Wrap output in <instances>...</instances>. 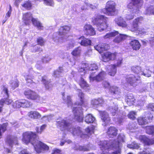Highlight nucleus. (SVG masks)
<instances>
[{"mask_svg":"<svg viewBox=\"0 0 154 154\" xmlns=\"http://www.w3.org/2000/svg\"><path fill=\"white\" fill-rule=\"evenodd\" d=\"M44 124L39 128L36 127L35 128L36 133L32 131H26L22 134V141L27 145L29 143L33 146L35 150L38 153H41L42 151H47L49 149V146L42 142L38 140L39 137L37 134H41L46 127Z\"/></svg>","mask_w":154,"mask_h":154,"instance_id":"nucleus-1","label":"nucleus"},{"mask_svg":"<svg viewBox=\"0 0 154 154\" xmlns=\"http://www.w3.org/2000/svg\"><path fill=\"white\" fill-rule=\"evenodd\" d=\"M121 140H123L121 137H118L116 139L103 140L100 141L98 145L102 150H116V151L109 154H120L121 149L120 148V143Z\"/></svg>","mask_w":154,"mask_h":154,"instance_id":"nucleus-2","label":"nucleus"},{"mask_svg":"<svg viewBox=\"0 0 154 154\" xmlns=\"http://www.w3.org/2000/svg\"><path fill=\"white\" fill-rule=\"evenodd\" d=\"M108 17L103 15L97 14L92 18V21L96 25L98 30L101 31L106 29L108 27Z\"/></svg>","mask_w":154,"mask_h":154,"instance_id":"nucleus-3","label":"nucleus"},{"mask_svg":"<svg viewBox=\"0 0 154 154\" xmlns=\"http://www.w3.org/2000/svg\"><path fill=\"white\" fill-rule=\"evenodd\" d=\"M144 21V18L140 16L135 18L132 21L130 26V30L132 32H136L139 34H143L145 32L143 28H139V24L142 23Z\"/></svg>","mask_w":154,"mask_h":154,"instance_id":"nucleus-4","label":"nucleus"},{"mask_svg":"<svg viewBox=\"0 0 154 154\" xmlns=\"http://www.w3.org/2000/svg\"><path fill=\"white\" fill-rule=\"evenodd\" d=\"M144 116H140L137 119L139 125H145L150 123L152 120L153 116L149 112H145Z\"/></svg>","mask_w":154,"mask_h":154,"instance_id":"nucleus-5","label":"nucleus"},{"mask_svg":"<svg viewBox=\"0 0 154 154\" xmlns=\"http://www.w3.org/2000/svg\"><path fill=\"white\" fill-rule=\"evenodd\" d=\"M140 75H136L131 74L126 78V83L128 85L136 86L138 85V82L140 81Z\"/></svg>","mask_w":154,"mask_h":154,"instance_id":"nucleus-6","label":"nucleus"},{"mask_svg":"<svg viewBox=\"0 0 154 154\" xmlns=\"http://www.w3.org/2000/svg\"><path fill=\"white\" fill-rule=\"evenodd\" d=\"M32 103L31 102L25 99H20L16 101L14 106L15 108H29L31 106Z\"/></svg>","mask_w":154,"mask_h":154,"instance_id":"nucleus-7","label":"nucleus"},{"mask_svg":"<svg viewBox=\"0 0 154 154\" xmlns=\"http://www.w3.org/2000/svg\"><path fill=\"white\" fill-rule=\"evenodd\" d=\"M23 94L27 98L32 100H38L40 98L36 92L29 89L25 90Z\"/></svg>","mask_w":154,"mask_h":154,"instance_id":"nucleus-8","label":"nucleus"},{"mask_svg":"<svg viewBox=\"0 0 154 154\" xmlns=\"http://www.w3.org/2000/svg\"><path fill=\"white\" fill-rule=\"evenodd\" d=\"M96 72L95 71L91 73L89 76L90 81H93L95 80L97 82H98L103 80L106 75V72L104 71H101L95 76L93 77Z\"/></svg>","mask_w":154,"mask_h":154,"instance_id":"nucleus-9","label":"nucleus"},{"mask_svg":"<svg viewBox=\"0 0 154 154\" xmlns=\"http://www.w3.org/2000/svg\"><path fill=\"white\" fill-rule=\"evenodd\" d=\"M72 112L74 118L78 122H82L83 120V113L81 109L77 107L73 108Z\"/></svg>","mask_w":154,"mask_h":154,"instance_id":"nucleus-10","label":"nucleus"},{"mask_svg":"<svg viewBox=\"0 0 154 154\" xmlns=\"http://www.w3.org/2000/svg\"><path fill=\"white\" fill-rule=\"evenodd\" d=\"M117 54L116 52L106 51L101 55L102 60L105 62H108L110 60H114L116 58Z\"/></svg>","mask_w":154,"mask_h":154,"instance_id":"nucleus-11","label":"nucleus"},{"mask_svg":"<svg viewBox=\"0 0 154 154\" xmlns=\"http://www.w3.org/2000/svg\"><path fill=\"white\" fill-rule=\"evenodd\" d=\"M117 11L116 8L105 7L100 10L101 14H104L108 16H112L115 15Z\"/></svg>","mask_w":154,"mask_h":154,"instance_id":"nucleus-12","label":"nucleus"},{"mask_svg":"<svg viewBox=\"0 0 154 154\" xmlns=\"http://www.w3.org/2000/svg\"><path fill=\"white\" fill-rule=\"evenodd\" d=\"M83 31L85 35L87 36H93L96 34L94 29L90 24L85 25L84 26Z\"/></svg>","mask_w":154,"mask_h":154,"instance_id":"nucleus-13","label":"nucleus"},{"mask_svg":"<svg viewBox=\"0 0 154 154\" xmlns=\"http://www.w3.org/2000/svg\"><path fill=\"white\" fill-rule=\"evenodd\" d=\"M100 114L101 119L103 122V125L106 126L111 121L110 117L109 116L108 114L105 111L101 112Z\"/></svg>","mask_w":154,"mask_h":154,"instance_id":"nucleus-14","label":"nucleus"},{"mask_svg":"<svg viewBox=\"0 0 154 154\" xmlns=\"http://www.w3.org/2000/svg\"><path fill=\"white\" fill-rule=\"evenodd\" d=\"M118 130L114 126H110L107 130V135L110 138H113L117 136L118 134Z\"/></svg>","mask_w":154,"mask_h":154,"instance_id":"nucleus-15","label":"nucleus"},{"mask_svg":"<svg viewBox=\"0 0 154 154\" xmlns=\"http://www.w3.org/2000/svg\"><path fill=\"white\" fill-rule=\"evenodd\" d=\"M57 126L59 128L60 130L62 131L68 130L70 125V123L66 120L64 119L57 122Z\"/></svg>","mask_w":154,"mask_h":154,"instance_id":"nucleus-16","label":"nucleus"},{"mask_svg":"<svg viewBox=\"0 0 154 154\" xmlns=\"http://www.w3.org/2000/svg\"><path fill=\"white\" fill-rule=\"evenodd\" d=\"M129 45L133 50L135 51L139 50L141 47L140 43L136 39L131 40L129 43Z\"/></svg>","mask_w":154,"mask_h":154,"instance_id":"nucleus-17","label":"nucleus"},{"mask_svg":"<svg viewBox=\"0 0 154 154\" xmlns=\"http://www.w3.org/2000/svg\"><path fill=\"white\" fill-rule=\"evenodd\" d=\"M139 140L143 142L145 145L149 146L154 143V140L150 139L144 135H140L138 137Z\"/></svg>","mask_w":154,"mask_h":154,"instance_id":"nucleus-18","label":"nucleus"},{"mask_svg":"<svg viewBox=\"0 0 154 154\" xmlns=\"http://www.w3.org/2000/svg\"><path fill=\"white\" fill-rule=\"evenodd\" d=\"M78 96L79 98L80 101L79 102H75L74 103L75 105L86 107L88 103L85 100L84 93L82 92H79L78 94Z\"/></svg>","mask_w":154,"mask_h":154,"instance_id":"nucleus-19","label":"nucleus"},{"mask_svg":"<svg viewBox=\"0 0 154 154\" xmlns=\"http://www.w3.org/2000/svg\"><path fill=\"white\" fill-rule=\"evenodd\" d=\"M108 45L106 43H100L94 46L95 49L100 54L109 49Z\"/></svg>","mask_w":154,"mask_h":154,"instance_id":"nucleus-20","label":"nucleus"},{"mask_svg":"<svg viewBox=\"0 0 154 154\" xmlns=\"http://www.w3.org/2000/svg\"><path fill=\"white\" fill-rule=\"evenodd\" d=\"M71 27L68 25L60 26L58 29V34L61 35L64 34H67L70 30Z\"/></svg>","mask_w":154,"mask_h":154,"instance_id":"nucleus-21","label":"nucleus"},{"mask_svg":"<svg viewBox=\"0 0 154 154\" xmlns=\"http://www.w3.org/2000/svg\"><path fill=\"white\" fill-rule=\"evenodd\" d=\"M32 17V14L30 13L26 12L23 14V20L24 24L29 25L30 23V19Z\"/></svg>","mask_w":154,"mask_h":154,"instance_id":"nucleus-22","label":"nucleus"},{"mask_svg":"<svg viewBox=\"0 0 154 154\" xmlns=\"http://www.w3.org/2000/svg\"><path fill=\"white\" fill-rule=\"evenodd\" d=\"M78 39L81 40L80 42L81 45L87 46L91 45V40L88 38H86L84 36L80 37L78 38Z\"/></svg>","mask_w":154,"mask_h":154,"instance_id":"nucleus-23","label":"nucleus"},{"mask_svg":"<svg viewBox=\"0 0 154 154\" xmlns=\"http://www.w3.org/2000/svg\"><path fill=\"white\" fill-rule=\"evenodd\" d=\"M28 116L31 119H38L41 117V114L36 111H30L28 113Z\"/></svg>","mask_w":154,"mask_h":154,"instance_id":"nucleus-24","label":"nucleus"},{"mask_svg":"<svg viewBox=\"0 0 154 154\" xmlns=\"http://www.w3.org/2000/svg\"><path fill=\"white\" fill-rule=\"evenodd\" d=\"M31 21L33 25L36 27L38 29L42 30L44 27L42 23L37 19L35 18L32 17L31 18Z\"/></svg>","mask_w":154,"mask_h":154,"instance_id":"nucleus-25","label":"nucleus"},{"mask_svg":"<svg viewBox=\"0 0 154 154\" xmlns=\"http://www.w3.org/2000/svg\"><path fill=\"white\" fill-rule=\"evenodd\" d=\"M31 21L33 25L36 27L38 29L42 30L44 27L42 23L37 19L35 18L32 17L31 18Z\"/></svg>","mask_w":154,"mask_h":154,"instance_id":"nucleus-26","label":"nucleus"},{"mask_svg":"<svg viewBox=\"0 0 154 154\" xmlns=\"http://www.w3.org/2000/svg\"><path fill=\"white\" fill-rule=\"evenodd\" d=\"M72 133L73 135H79L81 137H83L84 136L86 135L83 134L81 128L79 127H77L72 128Z\"/></svg>","mask_w":154,"mask_h":154,"instance_id":"nucleus-27","label":"nucleus"},{"mask_svg":"<svg viewBox=\"0 0 154 154\" xmlns=\"http://www.w3.org/2000/svg\"><path fill=\"white\" fill-rule=\"evenodd\" d=\"M79 85L81 88L84 89H89V85L82 77H80Z\"/></svg>","mask_w":154,"mask_h":154,"instance_id":"nucleus-28","label":"nucleus"},{"mask_svg":"<svg viewBox=\"0 0 154 154\" xmlns=\"http://www.w3.org/2000/svg\"><path fill=\"white\" fill-rule=\"evenodd\" d=\"M127 37L126 35L120 34L113 39V41L116 43H120L125 40Z\"/></svg>","mask_w":154,"mask_h":154,"instance_id":"nucleus-29","label":"nucleus"},{"mask_svg":"<svg viewBox=\"0 0 154 154\" xmlns=\"http://www.w3.org/2000/svg\"><path fill=\"white\" fill-rule=\"evenodd\" d=\"M125 101L128 105L130 106L134 104L135 99L132 95H129L127 96Z\"/></svg>","mask_w":154,"mask_h":154,"instance_id":"nucleus-30","label":"nucleus"},{"mask_svg":"<svg viewBox=\"0 0 154 154\" xmlns=\"http://www.w3.org/2000/svg\"><path fill=\"white\" fill-rule=\"evenodd\" d=\"M8 125L7 122L0 124V139L2 138L3 133L7 130Z\"/></svg>","mask_w":154,"mask_h":154,"instance_id":"nucleus-31","label":"nucleus"},{"mask_svg":"<svg viewBox=\"0 0 154 154\" xmlns=\"http://www.w3.org/2000/svg\"><path fill=\"white\" fill-rule=\"evenodd\" d=\"M12 102V100L9 98V96H6V98L1 99V105L3 106L4 104L9 105L11 104Z\"/></svg>","mask_w":154,"mask_h":154,"instance_id":"nucleus-32","label":"nucleus"},{"mask_svg":"<svg viewBox=\"0 0 154 154\" xmlns=\"http://www.w3.org/2000/svg\"><path fill=\"white\" fill-rule=\"evenodd\" d=\"M81 47L80 46H78L74 49L71 52V54L74 56L79 57L81 55Z\"/></svg>","mask_w":154,"mask_h":154,"instance_id":"nucleus-33","label":"nucleus"},{"mask_svg":"<svg viewBox=\"0 0 154 154\" xmlns=\"http://www.w3.org/2000/svg\"><path fill=\"white\" fill-rule=\"evenodd\" d=\"M116 22L117 24L120 26L122 27H127V24L126 22L121 17L117 18Z\"/></svg>","mask_w":154,"mask_h":154,"instance_id":"nucleus-34","label":"nucleus"},{"mask_svg":"<svg viewBox=\"0 0 154 154\" xmlns=\"http://www.w3.org/2000/svg\"><path fill=\"white\" fill-rule=\"evenodd\" d=\"M145 14L146 15H154V5H150L147 7L145 9Z\"/></svg>","mask_w":154,"mask_h":154,"instance_id":"nucleus-35","label":"nucleus"},{"mask_svg":"<svg viewBox=\"0 0 154 154\" xmlns=\"http://www.w3.org/2000/svg\"><path fill=\"white\" fill-rule=\"evenodd\" d=\"M131 2L135 5L137 9L140 8L143 4V0H131Z\"/></svg>","mask_w":154,"mask_h":154,"instance_id":"nucleus-36","label":"nucleus"},{"mask_svg":"<svg viewBox=\"0 0 154 154\" xmlns=\"http://www.w3.org/2000/svg\"><path fill=\"white\" fill-rule=\"evenodd\" d=\"M75 150L82 151H88L90 150L89 147H86L85 146H82L79 145H76L74 147Z\"/></svg>","mask_w":154,"mask_h":154,"instance_id":"nucleus-37","label":"nucleus"},{"mask_svg":"<svg viewBox=\"0 0 154 154\" xmlns=\"http://www.w3.org/2000/svg\"><path fill=\"white\" fill-rule=\"evenodd\" d=\"M145 129L146 132L148 134L153 135L154 134V125L146 126Z\"/></svg>","mask_w":154,"mask_h":154,"instance_id":"nucleus-38","label":"nucleus"},{"mask_svg":"<svg viewBox=\"0 0 154 154\" xmlns=\"http://www.w3.org/2000/svg\"><path fill=\"white\" fill-rule=\"evenodd\" d=\"M94 120V117L91 114H87L85 117V121L88 124L92 123Z\"/></svg>","mask_w":154,"mask_h":154,"instance_id":"nucleus-39","label":"nucleus"},{"mask_svg":"<svg viewBox=\"0 0 154 154\" xmlns=\"http://www.w3.org/2000/svg\"><path fill=\"white\" fill-rule=\"evenodd\" d=\"M119 33L118 31H114L106 33V35L103 36V37L104 39L110 38L112 37H114L118 35Z\"/></svg>","mask_w":154,"mask_h":154,"instance_id":"nucleus-40","label":"nucleus"},{"mask_svg":"<svg viewBox=\"0 0 154 154\" xmlns=\"http://www.w3.org/2000/svg\"><path fill=\"white\" fill-rule=\"evenodd\" d=\"M23 7L27 10H30L31 9L32 7V3L29 0L25 2L22 5Z\"/></svg>","mask_w":154,"mask_h":154,"instance_id":"nucleus-41","label":"nucleus"},{"mask_svg":"<svg viewBox=\"0 0 154 154\" xmlns=\"http://www.w3.org/2000/svg\"><path fill=\"white\" fill-rule=\"evenodd\" d=\"M45 77V76H42V77L41 81L44 85L46 89L48 90L50 88V82L46 80Z\"/></svg>","mask_w":154,"mask_h":154,"instance_id":"nucleus-42","label":"nucleus"},{"mask_svg":"<svg viewBox=\"0 0 154 154\" xmlns=\"http://www.w3.org/2000/svg\"><path fill=\"white\" fill-rule=\"evenodd\" d=\"M131 69L132 71L137 74V75H140L142 71L141 67L138 66H132Z\"/></svg>","mask_w":154,"mask_h":154,"instance_id":"nucleus-43","label":"nucleus"},{"mask_svg":"<svg viewBox=\"0 0 154 154\" xmlns=\"http://www.w3.org/2000/svg\"><path fill=\"white\" fill-rule=\"evenodd\" d=\"M111 68L110 71L108 72L109 75L111 76H114L116 74L117 72L116 68L115 65H111Z\"/></svg>","mask_w":154,"mask_h":154,"instance_id":"nucleus-44","label":"nucleus"},{"mask_svg":"<svg viewBox=\"0 0 154 154\" xmlns=\"http://www.w3.org/2000/svg\"><path fill=\"white\" fill-rule=\"evenodd\" d=\"M137 112L134 111H131L129 112L127 115L128 117L131 120H134L135 119Z\"/></svg>","mask_w":154,"mask_h":154,"instance_id":"nucleus-45","label":"nucleus"},{"mask_svg":"<svg viewBox=\"0 0 154 154\" xmlns=\"http://www.w3.org/2000/svg\"><path fill=\"white\" fill-rule=\"evenodd\" d=\"M116 4L113 0H109L106 3V7L116 8Z\"/></svg>","mask_w":154,"mask_h":154,"instance_id":"nucleus-46","label":"nucleus"},{"mask_svg":"<svg viewBox=\"0 0 154 154\" xmlns=\"http://www.w3.org/2000/svg\"><path fill=\"white\" fill-rule=\"evenodd\" d=\"M45 41L41 37H39L37 38L36 42L37 44L41 46H43L45 45Z\"/></svg>","mask_w":154,"mask_h":154,"instance_id":"nucleus-47","label":"nucleus"},{"mask_svg":"<svg viewBox=\"0 0 154 154\" xmlns=\"http://www.w3.org/2000/svg\"><path fill=\"white\" fill-rule=\"evenodd\" d=\"M36 1H41V0H35ZM44 4L47 6H53L54 4L53 0H43Z\"/></svg>","mask_w":154,"mask_h":154,"instance_id":"nucleus-48","label":"nucleus"},{"mask_svg":"<svg viewBox=\"0 0 154 154\" xmlns=\"http://www.w3.org/2000/svg\"><path fill=\"white\" fill-rule=\"evenodd\" d=\"M111 115L112 116H114L118 113V109L117 107H114L110 109Z\"/></svg>","mask_w":154,"mask_h":154,"instance_id":"nucleus-49","label":"nucleus"},{"mask_svg":"<svg viewBox=\"0 0 154 154\" xmlns=\"http://www.w3.org/2000/svg\"><path fill=\"white\" fill-rule=\"evenodd\" d=\"M98 67L97 65L95 63H93L91 64L89 67V70L91 71L96 70L97 72L98 69Z\"/></svg>","mask_w":154,"mask_h":154,"instance_id":"nucleus-50","label":"nucleus"},{"mask_svg":"<svg viewBox=\"0 0 154 154\" xmlns=\"http://www.w3.org/2000/svg\"><path fill=\"white\" fill-rule=\"evenodd\" d=\"M139 147V145L137 144L134 143H132L129 145V147L131 149H138Z\"/></svg>","mask_w":154,"mask_h":154,"instance_id":"nucleus-51","label":"nucleus"},{"mask_svg":"<svg viewBox=\"0 0 154 154\" xmlns=\"http://www.w3.org/2000/svg\"><path fill=\"white\" fill-rule=\"evenodd\" d=\"M122 61L123 59L122 58L119 59L117 60L116 64H114L112 65H115L116 68H117V67H120L122 63Z\"/></svg>","mask_w":154,"mask_h":154,"instance_id":"nucleus-52","label":"nucleus"},{"mask_svg":"<svg viewBox=\"0 0 154 154\" xmlns=\"http://www.w3.org/2000/svg\"><path fill=\"white\" fill-rule=\"evenodd\" d=\"M134 17V15L132 14H127L125 16V19L127 20H130L133 19Z\"/></svg>","mask_w":154,"mask_h":154,"instance_id":"nucleus-53","label":"nucleus"},{"mask_svg":"<svg viewBox=\"0 0 154 154\" xmlns=\"http://www.w3.org/2000/svg\"><path fill=\"white\" fill-rule=\"evenodd\" d=\"M11 84V88L13 89L18 87L19 85V82L17 81L13 82Z\"/></svg>","mask_w":154,"mask_h":154,"instance_id":"nucleus-54","label":"nucleus"},{"mask_svg":"<svg viewBox=\"0 0 154 154\" xmlns=\"http://www.w3.org/2000/svg\"><path fill=\"white\" fill-rule=\"evenodd\" d=\"M67 104L68 106L72 104V102L70 96H67Z\"/></svg>","mask_w":154,"mask_h":154,"instance_id":"nucleus-55","label":"nucleus"},{"mask_svg":"<svg viewBox=\"0 0 154 154\" xmlns=\"http://www.w3.org/2000/svg\"><path fill=\"white\" fill-rule=\"evenodd\" d=\"M91 128H90L89 127H88L87 128H86L85 129V132L87 134H85L86 135L85 136H84L83 137H85L87 135H88V134H91Z\"/></svg>","mask_w":154,"mask_h":154,"instance_id":"nucleus-56","label":"nucleus"},{"mask_svg":"<svg viewBox=\"0 0 154 154\" xmlns=\"http://www.w3.org/2000/svg\"><path fill=\"white\" fill-rule=\"evenodd\" d=\"M135 7V5H134V3L132 2H130L127 5V8L130 9H134Z\"/></svg>","mask_w":154,"mask_h":154,"instance_id":"nucleus-57","label":"nucleus"},{"mask_svg":"<svg viewBox=\"0 0 154 154\" xmlns=\"http://www.w3.org/2000/svg\"><path fill=\"white\" fill-rule=\"evenodd\" d=\"M147 108L149 110L154 111V104H149L147 106Z\"/></svg>","mask_w":154,"mask_h":154,"instance_id":"nucleus-58","label":"nucleus"},{"mask_svg":"<svg viewBox=\"0 0 154 154\" xmlns=\"http://www.w3.org/2000/svg\"><path fill=\"white\" fill-rule=\"evenodd\" d=\"M103 85L105 88H108L110 87V84L106 81H104L103 83Z\"/></svg>","mask_w":154,"mask_h":154,"instance_id":"nucleus-59","label":"nucleus"},{"mask_svg":"<svg viewBox=\"0 0 154 154\" xmlns=\"http://www.w3.org/2000/svg\"><path fill=\"white\" fill-rule=\"evenodd\" d=\"M3 91L5 93L6 96H9V95L7 88L5 86H3Z\"/></svg>","mask_w":154,"mask_h":154,"instance_id":"nucleus-60","label":"nucleus"},{"mask_svg":"<svg viewBox=\"0 0 154 154\" xmlns=\"http://www.w3.org/2000/svg\"><path fill=\"white\" fill-rule=\"evenodd\" d=\"M150 73V72L149 71H148V72L147 73H144L142 71H141V72L140 73V74L141 75H143L144 76H145L147 77H149L151 76V74Z\"/></svg>","mask_w":154,"mask_h":154,"instance_id":"nucleus-61","label":"nucleus"},{"mask_svg":"<svg viewBox=\"0 0 154 154\" xmlns=\"http://www.w3.org/2000/svg\"><path fill=\"white\" fill-rule=\"evenodd\" d=\"M19 154H30L27 150L26 149H23L19 153Z\"/></svg>","mask_w":154,"mask_h":154,"instance_id":"nucleus-62","label":"nucleus"},{"mask_svg":"<svg viewBox=\"0 0 154 154\" xmlns=\"http://www.w3.org/2000/svg\"><path fill=\"white\" fill-rule=\"evenodd\" d=\"M26 82L27 83H33V80L30 77H26Z\"/></svg>","mask_w":154,"mask_h":154,"instance_id":"nucleus-63","label":"nucleus"},{"mask_svg":"<svg viewBox=\"0 0 154 154\" xmlns=\"http://www.w3.org/2000/svg\"><path fill=\"white\" fill-rule=\"evenodd\" d=\"M43 51V50L42 49H41V48L40 47L37 48L36 49H33L32 51V52H35L38 51H39L40 52H42Z\"/></svg>","mask_w":154,"mask_h":154,"instance_id":"nucleus-64","label":"nucleus"}]
</instances>
